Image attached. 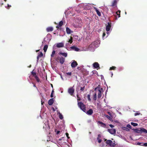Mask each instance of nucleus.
Listing matches in <instances>:
<instances>
[{"label":"nucleus","mask_w":147,"mask_h":147,"mask_svg":"<svg viewBox=\"0 0 147 147\" xmlns=\"http://www.w3.org/2000/svg\"><path fill=\"white\" fill-rule=\"evenodd\" d=\"M48 48V45H46L44 46L43 48V50L45 52L47 51Z\"/></svg>","instance_id":"nucleus-24"},{"label":"nucleus","mask_w":147,"mask_h":147,"mask_svg":"<svg viewBox=\"0 0 147 147\" xmlns=\"http://www.w3.org/2000/svg\"><path fill=\"white\" fill-rule=\"evenodd\" d=\"M55 50L53 51H52V54L51 55V57H53L54 55L55 54Z\"/></svg>","instance_id":"nucleus-32"},{"label":"nucleus","mask_w":147,"mask_h":147,"mask_svg":"<svg viewBox=\"0 0 147 147\" xmlns=\"http://www.w3.org/2000/svg\"><path fill=\"white\" fill-rule=\"evenodd\" d=\"M66 135L67 137V138L68 139H69L70 138V137L69 136V134L67 133H66L65 134Z\"/></svg>","instance_id":"nucleus-44"},{"label":"nucleus","mask_w":147,"mask_h":147,"mask_svg":"<svg viewBox=\"0 0 147 147\" xmlns=\"http://www.w3.org/2000/svg\"><path fill=\"white\" fill-rule=\"evenodd\" d=\"M83 74H84V75H87V74H88V72H86V74H84V73H83Z\"/></svg>","instance_id":"nucleus-54"},{"label":"nucleus","mask_w":147,"mask_h":147,"mask_svg":"<svg viewBox=\"0 0 147 147\" xmlns=\"http://www.w3.org/2000/svg\"><path fill=\"white\" fill-rule=\"evenodd\" d=\"M111 23L108 22V25L106 26V30L107 31H109L111 27Z\"/></svg>","instance_id":"nucleus-4"},{"label":"nucleus","mask_w":147,"mask_h":147,"mask_svg":"<svg viewBox=\"0 0 147 147\" xmlns=\"http://www.w3.org/2000/svg\"><path fill=\"white\" fill-rule=\"evenodd\" d=\"M35 79H36V81L37 82H39L40 81V80L39 78L38 77V76H35L34 77Z\"/></svg>","instance_id":"nucleus-26"},{"label":"nucleus","mask_w":147,"mask_h":147,"mask_svg":"<svg viewBox=\"0 0 147 147\" xmlns=\"http://www.w3.org/2000/svg\"><path fill=\"white\" fill-rule=\"evenodd\" d=\"M125 129H124L127 131H129L130 130L129 128L127 127H124Z\"/></svg>","instance_id":"nucleus-42"},{"label":"nucleus","mask_w":147,"mask_h":147,"mask_svg":"<svg viewBox=\"0 0 147 147\" xmlns=\"http://www.w3.org/2000/svg\"><path fill=\"white\" fill-rule=\"evenodd\" d=\"M78 64L76 61L75 60H73L72 62L71 63V66L72 68H74L77 66Z\"/></svg>","instance_id":"nucleus-3"},{"label":"nucleus","mask_w":147,"mask_h":147,"mask_svg":"<svg viewBox=\"0 0 147 147\" xmlns=\"http://www.w3.org/2000/svg\"><path fill=\"white\" fill-rule=\"evenodd\" d=\"M39 51V50H37L36 51V52H37L38 51Z\"/></svg>","instance_id":"nucleus-62"},{"label":"nucleus","mask_w":147,"mask_h":147,"mask_svg":"<svg viewBox=\"0 0 147 147\" xmlns=\"http://www.w3.org/2000/svg\"><path fill=\"white\" fill-rule=\"evenodd\" d=\"M131 124L134 126H136L138 125V124L137 123L132 122H131Z\"/></svg>","instance_id":"nucleus-27"},{"label":"nucleus","mask_w":147,"mask_h":147,"mask_svg":"<svg viewBox=\"0 0 147 147\" xmlns=\"http://www.w3.org/2000/svg\"><path fill=\"white\" fill-rule=\"evenodd\" d=\"M40 57L38 55L37 57V61H38L39 60V59Z\"/></svg>","instance_id":"nucleus-52"},{"label":"nucleus","mask_w":147,"mask_h":147,"mask_svg":"<svg viewBox=\"0 0 147 147\" xmlns=\"http://www.w3.org/2000/svg\"><path fill=\"white\" fill-rule=\"evenodd\" d=\"M94 8L95 10V11L97 15L99 16H100L101 13L100 12L98 11V10L96 7H94Z\"/></svg>","instance_id":"nucleus-22"},{"label":"nucleus","mask_w":147,"mask_h":147,"mask_svg":"<svg viewBox=\"0 0 147 147\" xmlns=\"http://www.w3.org/2000/svg\"><path fill=\"white\" fill-rule=\"evenodd\" d=\"M60 132V131H57L56 133L57 134H59Z\"/></svg>","instance_id":"nucleus-51"},{"label":"nucleus","mask_w":147,"mask_h":147,"mask_svg":"<svg viewBox=\"0 0 147 147\" xmlns=\"http://www.w3.org/2000/svg\"><path fill=\"white\" fill-rule=\"evenodd\" d=\"M121 11L120 10H118L116 12V14L118 16V18H119L120 17V13Z\"/></svg>","instance_id":"nucleus-25"},{"label":"nucleus","mask_w":147,"mask_h":147,"mask_svg":"<svg viewBox=\"0 0 147 147\" xmlns=\"http://www.w3.org/2000/svg\"><path fill=\"white\" fill-rule=\"evenodd\" d=\"M92 43L94 44V46L96 48L98 46V41H95L93 42Z\"/></svg>","instance_id":"nucleus-13"},{"label":"nucleus","mask_w":147,"mask_h":147,"mask_svg":"<svg viewBox=\"0 0 147 147\" xmlns=\"http://www.w3.org/2000/svg\"><path fill=\"white\" fill-rule=\"evenodd\" d=\"M66 32L67 34H70L71 33L73 32V31L67 27L66 28Z\"/></svg>","instance_id":"nucleus-17"},{"label":"nucleus","mask_w":147,"mask_h":147,"mask_svg":"<svg viewBox=\"0 0 147 147\" xmlns=\"http://www.w3.org/2000/svg\"><path fill=\"white\" fill-rule=\"evenodd\" d=\"M98 87H97L96 88H95V90H96L98 88Z\"/></svg>","instance_id":"nucleus-57"},{"label":"nucleus","mask_w":147,"mask_h":147,"mask_svg":"<svg viewBox=\"0 0 147 147\" xmlns=\"http://www.w3.org/2000/svg\"><path fill=\"white\" fill-rule=\"evenodd\" d=\"M54 102V100L53 98L50 99L48 101V104L49 105H51Z\"/></svg>","instance_id":"nucleus-11"},{"label":"nucleus","mask_w":147,"mask_h":147,"mask_svg":"<svg viewBox=\"0 0 147 147\" xmlns=\"http://www.w3.org/2000/svg\"><path fill=\"white\" fill-rule=\"evenodd\" d=\"M40 57H41L43 56V54L42 52H41L40 54L38 55Z\"/></svg>","instance_id":"nucleus-35"},{"label":"nucleus","mask_w":147,"mask_h":147,"mask_svg":"<svg viewBox=\"0 0 147 147\" xmlns=\"http://www.w3.org/2000/svg\"><path fill=\"white\" fill-rule=\"evenodd\" d=\"M63 24V22L62 21H60L59 24V25L58 26H56V28L57 29L59 28V27H61Z\"/></svg>","instance_id":"nucleus-16"},{"label":"nucleus","mask_w":147,"mask_h":147,"mask_svg":"<svg viewBox=\"0 0 147 147\" xmlns=\"http://www.w3.org/2000/svg\"><path fill=\"white\" fill-rule=\"evenodd\" d=\"M140 113L139 112H137L135 113L134 115L135 116H137V115H140Z\"/></svg>","instance_id":"nucleus-43"},{"label":"nucleus","mask_w":147,"mask_h":147,"mask_svg":"<svg viewBox=\"0 0 147 147\" xmlns=\"http://www.w3.org/2000/svg\"><path fill=\"white\" fill-rule=\"evenodd\" d=\"M53 28L52 27H48L46 29V30L47 32H49L53 31Z\"/></svg>","instance_id":"nucleus-19"},{"label":"nucleus","mask_w":147,"mask_h":147,"mask_svg":"<svg viewBox=\"0 0 147 147\" xmlns=\"http://www.w3.org/2000/svg\"><path fill=\"white\" fill-rule=\"evenodd\" d=\"M85 113L88 115H91L93 113V111L92 109H90Z\"/></svg>","instance_id":"nucleus-9"},{"label":"nucleus","mask_w":147,"mask_h":147,"mask_svg":"<svg viewBox=\"0 0 147 147\" xmlns=\"http://www.w3.org/2000/svg\"><path fill=\"white\" fill-rule=\"evenodd\" d=\"M108 131L109 132L112 134H114L116 133V130L115 129H108Z\"/></svg>","instance_id":"nucleus-5"},{"label":"nucleus","mask_w":147,"mask_h":147,"mask_svg":"<svg viewBox=\"0 0 147 147\" xmlns=\"http://www.w3.org/2000/svg\"><path fill=\"white\" fill-rule=\"evenodd\" d=\"M106 117L108 119H109L110 120H111L112 119L111 118V117L109 116V115H106Z\"/></svg>","instance_id":"nucleus-39"},{"label":"nucleus","mask_w":147,"mask_h":147,"mask_svg":"<svg viewBox=\"0 0 147 147\" xmlns=\"http://www.w3.org/2000/svg\"><path fill=\"white\" fill-rule=\"evenodd\" d=\"M71 49L76 51H79L80 49L78 48L75 46H73L71 47Z\"/></svg>","instance_id":"nucleus-15"},{"label":"nucleus","mask_w":147,"mask_h":147,"mask_svg":"<svg viewBox=\"0 0 147 147\" xmlns=\"http://www.w3.org/2000/svg\"><path fill=\"white\" fill-rule=\"evenodd\" d=\"M65 58L62 57H60L59 59V62L61 64H63V63L65 61Z\"/></svg>","instance_id":"nucleus-10"},{"label":"nucleus","mask_w":147,"mask_h":147,"mask_svg":"<svg viewBox=\"0 0 147 147\" xmlns=\"http://www.w3.org/2000/svg\"><path fill=\"white\" fill-rule=\"evenodd\" d=\"M127 127L128 128H129V129H131V125L129 124H127Z\"/></svg>","instance_id":"nucleus-40"},{"label":"nucleus","mask_w":147,"mask_h":147,"mask_svg":"<svg viewBox=\"0 0 147 147\" xmlns=\"http://www.w3.org/2000/svg\"><path fill=\"white\" fill-rule=\"evenodd\" d=\"M143 146H147V143H143Z\"/></svg>","instance_id":"nucleus-47"},{"label":"nucleus","mask_w":147,"mask_h":147,"mask_svg":"<svg viewBox=\"0 0 147 147\" xmlns=\"http://www.w3.org/2000/svg\"><path fill=\"white\" fill-rule=\"evenodd\" d=\"M105 35H106L105 33V32H103V34H102V37H104L105 36Z\"/></svg>","instance_id":"nucleus-50"},{"label":"nucleus","mask_w":147,"mask_h":147,"mask_svg":"<svg viewBox=\"0 0 147 147\" xmlns=\"http://www.w3.org/2000/svg\"><path fill=\"white\" fill-rule=\"evenodd\" d=\"M51 86L52 87H53V85L52 84H51Z\"/></svg>","instance_id":"nucleus-59"},{"label":"nucleus","mask_w":147,"mask_h":147,"mask_svg":"<svg viewBox=\"0 0 147 147\" xmlns=\"http://www.w3.org/2000/svg\"><path fill=\"white\" fill-rule=\"evenodd\" d=\"M98 98H100L101 97L102 95L101 92L100 90H98Z\"/></svg>","instance_id":"nucleus-21"},{"label":"nucleus","mask_w":147,"mask_h":147,"mask_svg":"<svg viewBox=\"0 0 147 147\" xmlns=\"http://www.w3.org/2000/svg\"><path fill=\"white\" fill-rule=\"evenodd\" d=\"M59 55H61L64 56L65 57H66L67 55V53L60 52L59 53Z\"/></svg>","instance_id":"nucleus-14"},{"label":"nucleus","mask_w":147,"mask_h":147,"mask_svg":"<svg viewBox=\"0 0 147 147\" xmlns=\"http://www.w3.org/2000/svg\"><path fill=\"white\" fill-rule=\"evenodd\" d=\"M66 74L67 75H69V76H71L72 74V73L71 72H67Z\"/></svg>","instance_id":"nucleus-46"},{"label":"nucleus","mask_w":147,"mask_h":147,"mask_svg":"<svg viewBox=\"0 0 147 147\" xmlns=\"http://www.w3.org/2000/svg\"><path fill=\"white\" fill-rule=\"evenodd\" d=\"M102 89H102V88H101L100 89V90H102Z\"/></svg>","instance_id":"nucleus-63"},{"label":"nucleus","mask_w":147,"mask_h":147,"mask_svg":"<svg viewBox=\"0 0 147 147\" xmlns=\"http://www.w3.org/2000/svg\"><path fill=\"white\" fill-rule=\"evenodd\" d=\"M8 7H11V5L9 6V5L8 4Z\"/></svg>","instance_id":"nucleus-60"},{"label":"nucleus","mask_w":147,"mask_h":147,"mask_svg":"<svg viewBox=\"0 0 147 147\" xmlns=\"http://www.w3.org/2000/svg\"><path fill=\"white\" fill-rule=\"evenodd\" d=\"M85 89V86H84L83 87H81L80 90L81 91H83Z\"/></svg>","instance_id":"nucleus-36"},{"label":"nucleus","mask_w":147,"mask_h":147,"mask_svg":"<svg viewBox=\"0 0 147 147\" xmlns=\"http://www.w3.org/2000/svg\"><path fill=\"white\" fill-rule=\"evenodd\" d=\"M116 68V67L115 66H112L111 67H110L109 69L110 70H115Z\"/></svg>","instance_id":"nucleus-29"},{"label":"nucleus","mask_w":147,"mask_h":147,"mask_svg":"<svg viewBox=\"0 0 147 147\" xmlns=\"http://www.w3.org/2000/svg\"><path fill=\"white\" fill-rule=\"evenodd\" d=\"M77 100L78 101L80 100H81V98L79 96L78 94H77Z\"/></svg>","instance_id":"nucleus-37"},{"label":"nucleus","mask_w":147,"mask_h":147,"mask_svg":"<svg viewBox=\"0 0 147 147\" xmlns=\"http://www.w3.org/2000/svg\"><path fill=\"white\" fill-rule=\"evenodd\" d=\"M109 125L110 127L111 128H113L114 127V125L112 124H110Z\"/></svg>","instance_id":"nucleus-49"},{"label":"nucleus","mask_w":147,"mask_h":147,"mask_svg":"<svg viewBox=\"0 0 147 147\" xmlns=\"http://www.w3.org/2000/svg\"><path fill=\"white\" fill-rule=\"evenodd\" d=\"M59 117L61 119H62L63 118V115L60 113H59Z\"/></svg>","instance_id":"nucleus-33"},{"label":"nucleus","mask_w":147,"mask_h":147,"mask_svg":"<svg viewBox=\"0 0 147 147\" xmlns=\"http://www.w3.org/2000/svg\"><path fill=\"white\" fill-rule=\"evenodd\" d=\"M96 93H95L93 95V99L94 100L96 101Z\"/></svg>","instance_id":"nucleus-28"},{"label":"nucleus","mask_w":147,"mask_h":147,"mask_svg":"<svg viewBox=\"0 0 147 147\" xmlns=\"http://www.w3.org/2000/svg\"><path fill=\"white\" fill-rule=\"evenodd\" d=\"M50 96L51 98H52L53 97V94L51 93Z\"/></svg>","instance_id":"nucleus-53"},{"label":"nucleus","mask_w":147,"mask_h":147,"mask_svg":"<svg viewBox=\"0 0 147 147\" xmlns=\"http://www.w3.org/2000/svg\"><path fill=\"white\" fill-rule=\"evenodd\" d=\"M135 133L141 134L142 133V131L141 130V128L138 129H133Z\"/></svg>","instance_id":"nucleus-7"},{"label":"nucleus","mask_w":147,"mask_h":147,"mask_svg":"<svg viewBox=\"0 0 147 147\" xmlns=\"http://www.w3.org/2000/svg\"><path fill=\"white\" fill-rule=\"evenodd\" d=\"M95 47L94 46L93 43H92L89 46V49L90 50H93L95 48Z\"/></svg>","instance_id":"nucleus-6"},{"label":"nucleus","mask_w":147,"mask_h":147,"mask_svg":"<svg viewBox=\"0 0 147 147\" xmlns=\"http://www.w3.org/2000/svg\"><path fill=\"white\" fill-rule=\"evenodd\" d=\"M106 142L107 144L109 145L110 146H111L113 142L111 140H107Z\"/></svg>","instance_id":"nucleus-20"},{"label":"nucleus","mask_w":147,"mask_h":147,"mask_svg":"<svg viewBox=\"0 0 147 147\" xmlns=\"http://www.w3.org/2000/svg\"><path fill=\"white\" fill-rule=\"evenodd\" d=\"M113 75V74L112 73V76H111V77H112V76Z\"/></svg>","instance_id":"nucleus-61"},{"label":"nucleus","mask_w":147,"mask_h":147,"mask_svg":"<svg viewBox=\"0 0 147 147\" xmlns=\"http://www.w3.org/2000/svg\"><path fill=\"white\" fill-rule=\"evenodd\" d=\"M78 105L83 111L86 112V107L85 105L82 102H78Z\"/></svg>","instance_id":"nucleus-1"},{"label":"nucleus","mask_w":147,"mask_h":147,"mask_svg":"<svg viewBox=\"0 0 147 147\" xmlns=\"http://www.w3.org/2000/svg\"><path fill=\"white\" fill-rule=\"evenodd\" d=\"M117 4V0H114L112 3V4L111 5V6L112 7H116L117 6L116 5Z\"/></svg>","instance_id":"nucleus-18"},{"label":"nucleus","mask_w":147,"mask_h":147,"mask_svg":"<svg viewBox=\"0 0 147 147\" xmlns=\"http://www.w3.org/2000/svg\"><path fill=\"white\" fill-rule=\"evenodd\" d=\"M97 139L98 140V142L99 143H100L102 141V140L100 139H99L98 137L97 138Z\"/></svg>","instance_id":"nucleus-41"},{"label":"nucleus","mask_w":147,"mask_h":147,"mask_svg":"<svg viewBox=\"0 0 147 147\" xmlns=\"http://www.w3.org/2000/svg\"><path fill=\"white\" fill-rule=\"evenodd\" d=\"M80 67H78L77 68V69H80Z\"/></svg>","instance_id":"nucleus-58"},{"label":"nucleus","mask_w":147,"mask_h":147,"mask_svg":"<svg viewBox=\"0 0 147 147\" xmlns=\"http://www.w3.org/2000/svg\"><path fill=\"white\" fill-rule=\"evenodd\" d=\"M31 74L34 77L36 76V72H33V71H32L31 72Z\"/></svg>","instance_id":"nucleus-34"},{"label":"nucleus","mask_w":147,"mask_h":147,"mask_svg":"<svg viewBox=\"0 0 147 147\" xmlns=\"http://www.w3.org/2000/svg\"><path fill=\"white\" fill-rule=\"evenodd\" d=\"M100 136V135H98V136Z\"/></svg>","instance_id":"nucleus-64"},{"label":"nucleus","mask_w":147,"mask_h":147,"mask_svg":"<svg viewBox=\"0 0 147 147\" xmlns=\"http://www.w3.org/2000/svg\"><path fill=\"white\" fill-rule=\"evenodd\" d=\"M57 47L58 48L62 47H64V44L62 42H60L57 44Z\"/></svg>","instance_id":"nucleus-12"},{"label":"nucleus","mask_w":147,"mask_h":147,"mask_svg":"<svg viewBox=\"0 0 147 147\" xmlns=\"http://www.w3.org/2000/svg\"><path fill=\"white\" fill-rule=\"evenodd\" d=\"M101 126L104 127H106V125L105 124L103 123L102 125H101Z\"/></svg>","instance_id":"nucleus-45"},{"label":"nucleus","mask_w":147,"mask_h":147,"mask_svg":"<svg viewBox=\"0 0 147 147\" xmlns=\"http://www.w3.org/2000/svg\"><path fill=\"white\" fill-rule=\"evenodd\" d=\"M141 130L142 133H147V130L144 128H141Z\"/></svg>","instance_id":"nucleus-23"},{"label":"nucleus","mask_w":147,"mask_h":147,"mask_svg":"<svg viewBox=\"0 0 147 147\" xmlns=\"http://www.w3.org/2000/svg\"><path fill=\"white\" fill-rule=\"evenodd\" d=\"M98 123L99 124H101V125H102L103 124V123L102 122L100 121H98Z\"/></svg>","instance_id":"nucleus-48"},{"label":"nucleus","mask_w":147,"mask_h":147,"mask_svg":"<svg viewBox=\"0 0 147 147\" xmlns=\"http://www.w3.org/2000/svg\"><path fill=\"white\" fill-rule=\"evenodd\" d=\"M87 98L88 100L89 101H90L91 100V98H90V95L89 94H88L87 96Z\"/></svg>","instance_id":"nucleus-31"},{"label":"nucleus","mask_w":147,"mask_h":147,"mask_svg":"<svg viewBox=\"0 0 147 147\" xmlns=\"http://www.w3.org/2000/svg\"><path fill=\"white\" fill-rule=\"evenodd\" d=\"M143 143L142 142H138L137 143V144L139 145H141L142 146H143Z\"/></svg>","instance_id":"nucleus-38"},{"label":"nucleus","mask_w":147,"mask_h":147,"mask_svg":"<svg viewBox=\"0 0 147 147\" xmlns=\"http://www.w3.org/2000/svg\"><path fill=\"white\" fill-rule=\"evenodd\" d=\"M54 90H53L52 91V92H51V93H52V94H53V93L54 92Z\"/></svg>","instance_id":"nucleus-56"},{"label":"nucleus","mask_w":147,"mask_h":147,"mask_svg":"<svg viewBox=\"0 0 147 147\" xmlns=\"http://www.w3.org/2000/svg\"><path fill=\"white\" fill-rule=\"evenodd\" d=\"M74 86L73 87H71L69 88L68 90V93L72 96H73V94L75 91V89H74Z\"/></svg>","instance_id":"nucleus-2"},{"label":"nucleus","mask_w":147,"mask_h":147,"mask_svg":"<svg viewBox=\"0 0 147 147\" xmlns=\"http://www.w3.org/2000/svg\"><path fill=\"white\" fill-rule=\"evenodd\" d=\"M33 84H34L33 86L34 87H35L36 88V87L35 84H34V83H33Z\"/></svg>","instance_id":"nucleus-55"},{"label":"nucleus","mask_w":147,"mask_h":147,"mask_svg":"<svg viewBox=\"0 0 147 147\" xmlns=\"http://www.w3.org/2000/svg\"><path fill=\"white\" fill-rule=\"evenodd\" d=\"M93 66L95 68H98L99 69H100L99 65L97 62H95L93 64Z\"/></svg>","instance_id":"nucleus-8"},{"label":"nucleus","mask_w":147,"mask_h":147,"mask_svg":"<svg viewBox=\"0 0 147 147\" xmlns=\"http://www.w3.org/2000/svg\"><path fill=\"white\" fill-rule=\"evenodd\" d=\"M73 38L71 36L70 37V39L68 41V42L71 44L73 42Z\"/></svg>","instance_id":"nucleus-30"}]
</instances>
